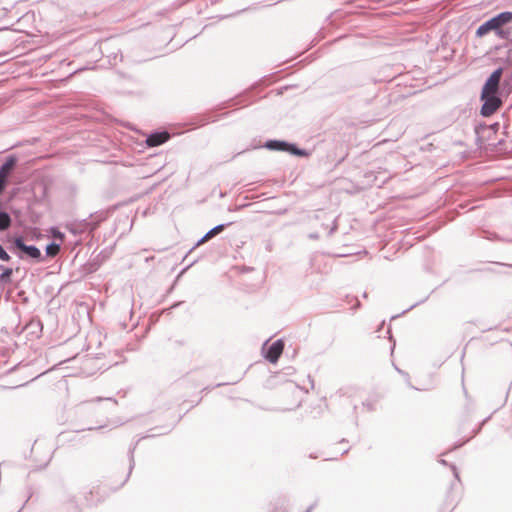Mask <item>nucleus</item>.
Listing matches in <instances>:
<instances>
[{"instance_id": "f257e3e1", "label": "nucleus", "mask_w": 512, "mask_h": 512, "mask_svg": "<svg viewBox=\"0 0 512 512\" xmlns=\"http://www.w3.org/2000/svg\"><path fill=\"white\" fill-rule=\"evenodd\" d=\"M502 74V68L496 69L486 80L482 88L481 100L484 103L481 107V115L484 117L493 115L502 106V100L497 96Z\"/></svg>"}, {"instance_id": "f03ea898", "label": "nucleus", "mask_w": 512, "mask_h": 512, "mask_svg": "<svg viewBox=\"0 0 512 512\" xmlns=\"http://www.w3.org/2000/svg\"><path fill=\"white\" fill-rule=\"evenodd\" d=\"M491 31L501 39L512 41V12L505 11L489 19L478 27L476 36L483 37Z\"/></svg>"}, {"instance_id": "7ed1b4c3", "label": "nucleus", "mask_w": 512, "mask_h": 512, "mask_svg": "<svg viewBox=\"0 0 512 512\" xmlns=\"http://www.w3.org/2000/svg\"><path fill=\"white\" fill-rule=\"evenodd\" d=\"M16 164V160L14 158H9L1 167H0V194L3 192L6 186L7 178L14 168Z\"/></svg>"}, {"instance_id": "20e7f679", "label": "nucleus", "mask_w": 512, "mask_h": 512, "mask_svg": "<svg viewBox=\"0 0 512 512\" xmlns=\"http://www.w3.org/2000/svg\"><path fill=\"white\" fill-rule=\"evenodd\" d=\"M283 349H284V343L282 340H277L275 342H273L268 350H267V353H266V358L271 362V363H275L277 362V360L279 359V357L281 356V354L283 353Z\"/></svg>"}, {"instance_id": "39448f33", "label": "nucleus", "mask_w": 512, "mask_h": 512, "mask_svg": "<svg viewBox=\"0 0 512 512\" xmlns=\"http://www.w3.org/2000/svg\"><path fill=\"white\" fill-rule=\"evenodd\" d=\"M14 244L15 246L20 249L21 251H23L24 253H26L28 256H30L31 258H34V259H39L40 256H41V252L40 250L35 247V246H27L24 242H23V239L18 237V238H15L14 240Z\"/></svg>"}, {"instance_id": "423d86ee", "label": "nucleus", "mask_w": 512, "mask_h": 512, "mask_svg": "<svg viewBox=\"0 0 512 512\" xmlns=\"http://www.w3.org/2000/svg\"><path fill=\"white\" fill-rule=\"evenodd\" d=\"M170 139V134L166 131L151 134L146 139V144L149 147L159 146Z\"/></svg>"}, {"instance_id": "0eeeda50", "label": "nucleus", "mask_w": 512, "mask_h": 512, "mask_svg": "<svg viewBox=\"0 0 512 512\" xmlns=\"http://www.w3.org/2000/svg\"><path fill=\"white\" fill-rule=\"evenodd\" d=\"M224 229V225H218L216 227H214L213 229H211L202 239L199 243H204L206 241H208L209 239H211L212 237H214L215 235L219 234L220 232H222Z\"/></svg>"}, {"instance_id": "6e6552de", "label": "nucleus", "mask_w": 512, "mask_h": 512, "mask_svg": "<svg viewBox=\"0 0 512 512\" xmlns=\"http://www.w3.org/2000/svg\"><path fill=\"white\" fill-rule=\"evenodd\" d=\"M11 225V218L5 212H0V230H6Z\"/></svg>"}, {"instance_id": "1a4fd4ad", "label": "nucleus", "mask_w": 512, "mask_h": 512, "mask_svg": "<svg viewBox=\"0 0 512 512\" xmlns=\"http://www.w3.org/2000/svg\"><path fill=\"white\" fill-rule=\"evenodd\" d=\"M60 251V245L52 243L46 247V253L50 257H55Z\"/></svg>"}, {"instance_id": "9d476101", "label": "nucleus", "mask_w": 512, "mask_h": 512, "mask_svg": "<svg viewBox=\"0 0 512 512\" xmlns=\"http://www.w3.org/2000/svg\"><path fill=\"white\" fill-rule=\"evenodd\" d=\"M501 87L506 93H510L512 91V73L505 77Z\"/></svg>"}, {"instance_id": "9b49d317", "label": "nucleus", "mask_w": 512, "mask_h": 512, "mask_svg": "<svg viewBox=\"0 0 512 512\" xmlns=\"http://www.w3.org/2000/svg\"><path fill=\"white\" fill-rule=\"evenodd\" d=\"M12 273L13 271L11 268H5L3 273L0 275V280H8L11 277Z\"/></svg>"}, {"instance_id": "f8f14e48", "label": "nucleus", "mask_w": 512, "mask_h": 512, "mask_svg": "<svg viewBox=\"0 0 512 512\" xmlns=\"http://www.w3.org/2000/svg\"><path fill=\"white\" fill-rule=\"evenodd\" d=\"M0 259L3 261H9L10 256L8 253L3 249V247L0 245Z\"/></svg>"}, {"instance_id": "ddd939ff", "label": "nucleus", "mask_w": 512, "mask_h": 512, "mask_svg": "<svg viewBox=\"0 0 512 512\" xmlns=\"http://www.w3.org/2000/svg\"><path fill=\"white\" fill-rule=\"evenodd\" d=\"M52 234H53V237H55L57 239H60V240L64 239V234L57 229H53Z\"/></svg>"}, {"instance_id": "4468645a", "label": "nucleus", "mask_w": 512, "mask_h": 512, "mask_svg": "<svg viewBox=\"0 0 512 512\" xmlns=\"http://www.w3.org/2000/svg\"><path fill=\"white\" fill-rule=\"evenodd\" d=\"M270 147H277L279 149H286L287 144L284 142H274L273 144L269 145Z\"/></svg>"}]
</instances>
